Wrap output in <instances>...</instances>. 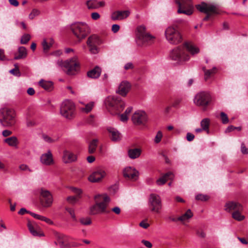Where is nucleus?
Segmentation results:
<instances>
[{"instance_id": "9b49d317", "label": "nucleus", "mask_w": 248, "mask_h": 248, "mask_svg": "<svg viewBox=\"0 0 248 248\" xmlns=\"http://www.w3.org/2000/svg\"><path fill=\"white\" fill-rule=\"evenodd\" d=\"M87 45L89 47V52L93 54L99 53L100 48L99 46L103 43L100 38L96 34L90 36L87 40Z\"/></svg>"}, {"instance_id": "338daca9", "label": "nucleus", "mask_w": 248, "mask_h": 248, "mask_svg": "<svg viewBox=\"0 0 248 248\" xmlns=\"http://www.w3.org/2000/svg\"><path fill=\"white\" fill-rule=\"evenodd\" d=\"M111 211L117 215H119L121 213V209L118 206L112 208Z\"/></svg>"}, {"instance_id": "1a4fd4ad", "label": "nucleus", "mask_w": 248, "mask_h": 248, "mask_svg": "<svg viewBox=\"0 0 248 248\" xmlns=\"http://www.w3.org/2000/svg\"><path fill=\"white\" fill-rule=\"evenodd\" d=\"M61 115L67 119H72L75 116V106L74 104L69 100L64 101L61 106Z\"/></svg>"}, {"instance_id": "c85d7f7f", "label": "nucleus", "mask_w": 248, "mask_h": 248, "mask_svg": "<svg viewBox=\"0 0 248 248\" xmlns=\"http://www.w3.org/2000/svg\"><path fill=\"white\" fill-rule=\"evenodd\" d=\"M27 51L24 46H20L18 48L17 52L14 54V60H20L26 58Z\"/></svg>"}, {"instance_id": "412c9836", "label": "nucleus", "mask_w": 248, "mask_h": 248, "mask_svg": "<svg viewBox=\"0 0 248 248\" xmlns=\"http://www.w3.org/2000/svg\"><path fill=\"white\" fill-rule=\"evenodd\" d=\"M130 13L128 10L117 11L112 13L111 18L112 20H123L127 18Z\"/></svg>"}, {"instance_id": "393cba45", "label": "nucleus", "mask_w": 248, "mask_h": 248, "mask_svg": "<svg viewBox=\"0 0 248 248\" xmlns=\"http://www.w3.org/2000/svg\"><path fill=\"white\" fill-rule=\"evenodd\" d=\"M77 160L76 155L73 153L65 150L63 151L62 161L64 163H72Z\"/></svg>"}, {"instance_id": "f8f14e48", "label": "nucleus", "mask_w": 248, "mask_h": 248, "mask_svg": "<svg viewBox=\"0 0 248 248\" xmlns=\"http://www.w3.org/2000/svg\"><path fill=\"white\" fill-rule=\"evenodd\" d=\"M149 206L151 211L159 213L162 209V204L160 197L155 194H151L148 201Z\"/></svg>"}, {"instance_id": "6ab92c4d", "label": "nucleus", "mask_w": 248, "mask_h": 248, "mask_svg": "<svg viewBox=\"0 0 248 248\" xmlns=\"http://www.w3.org/2000/svg\"><path fill=\"white\" fill-rule=\"evenodd\" d=\"M27 226L30 232L33 236H42L44 235L40 227L34 222L28 221Z\"/></svg>"}, {"instance_id": "6e6552de", "label": "nucleus", "mask_w": 248, "mask_h": 248, "mask_svg": "<svg viewBox=\"0 0 248 248\" xmlns=\"http://www.w3.org/2000/svg\"><path fill=\"white\" fill-rule=\"evenodd\" d=\"M165 34L167 40L171 44L177 45L182 41L181 33L173 26L168 27L165 31Z\"/></svg>"}, {"instance_id": "b1692460", "label": "nucleus", "mask_w": 248, "mask_h": 248, "mask_svg": "<svg viewBox=\"0 0 248 248\" xmlns=\"http://www.w3.org/2000/svg\"><path fill=\"white\" fill-rule=\"evenodd\" d=\"M202 69L204 72V79L205 81L213 77L218 71L216 67H214L211 69H207L205 67H203Z\"/></svg>"}, {"instance_id": "2f4dec72", "label": "nucleus", "mask_w": 248, "mask_h": 248, "mask_svg": "<svg viewBox=\"0 0 248 248\" xmlns=\"http://www.w3.org/2000/svg\"><path fill=\"white\" fill-rule=\"evenodd\" d=\"M141 153V150L140 148L129 149L128 151V156L131 159L138 158Z\"/></svg>"}, {"instance_id": "49530a36", "label": "nucleus", "mask_w": 248, "mask_h": 248, "mask_svg": "<svg viewBox=\"0 0 248 248\" xmlns=\"http://www.w3.org/2000/svg\"><path fill=\"white\" fill-rule=\"evenodd\" d=\"M40 14V11L36 9H33L29 16V17L30 19H33L35 16H38Z\"/></svg>"}, {"instance_id": "c9c22d12", "label": "nucleus", "mask_w": 248, "mask_h": 248, "mask_svg": "<svg viewBox=\"0 0 248 248\" xmlns=\"http://www.w3.org/2000/svg\"><path fill=\"white\" fill-rule=\"evenodd\" d=\"M193 217V213H192L191 210L188 209L186 211V212L183 214L182 216L178 217L179 221H181L182 222L186 221L189 218H191Z\"/></svg>"}, {"instance_id": "c756f323", "label": "nucleus", "mask_w": 248, "mask_h": 248, "mask_svg": "<svg viewBox=\"0 0 248 248\" xmlns=\"http://www.w3.org/2000/svg\"><path fill=\"white\" fill-rule=\"evenodd\" d=\"M182 46H184L185 51L186 50L192 55H194L199 52V49L191 43L186 42Z\"/></svg>"}, {"instance_id": "09e8293b", "label": "nucleus", "mask_w": 248, "mask_h": 248, "mask_svg": "<svg viewBox=\"0 0 248 248\" xmlns=\"http://www.w3.org/2000/svg\"><path fill=\"white\" fill-rule=\"evenodd\" d=\"M162 133L160 131H158L155 137V142L158 143L161 140L162 138Z\"/></svg>"}, {"instance_id": "de8ad7c7", "label": "nucleus", "mask_w": 248, "mask_h": 248, "mask_svg": "<svg viewBox=\"0 0 248 248\" xmlns=\"http://www.w3.org/2000/svg\"><path fill=\"white\" fill-rule=\"evenodd\" d=\"M71 190L72 192L76 195V197H78L79 199L80 198V195L82 193L81 189L77 188L76 187H72Z\"/></svg>"}, {"instance_id": "774afa93", "label": "nucleus", "mask_w": 248, "mask_h": 248, "mask_svg": "<svg viewBox=\"0 0 248 248\" xmlns=\"http://www.w3.org/2000/svg\"><path fill=\"white\" fill-rule=\"evenodd\" d=\"M120 120L122 122H126L128 120V116L124 113L123 114H121L120 115Z\"/></svg>"}, {"instance_id": "72a5a7b5", "label": "nucleus", "mask_w": 248, "mask_h": 248, "mask_svg": "<svg viewBox=\"0 0 248 248\" xmlns=\"http://www.w3.org/2000/svg\"><path fill=\"white\" fill-rule=\"evenodd\" d=\"M53 44L54 40L52 38H49L47 40L44 39L42 43L44 51L46 52H47Z\"/></svg>"}, {"instance_id": "2eb2a0df", "label": "nucleus", "mask_w": 248, "mask_h": 248, "mask_svg": "<svg viewBox=\"0 0 248 248\" xmlns=\"http://www.w3.org/2000/svg\"><path fill=\"white\" fill-rule=\"evenodd\" d=\"M40 200L41 205L46 208L51 206L53 199L49 191L41 188L40 189Z\"/></svg>"}, {"instance_id": "9d476101", "label": "nucleus", "mask_w": 248, "mask_h": 248, "mask_svg": "<svg viewBox=\"0 0 248 248\" xmlns=\"http://www.w3.org/2000/svg\"><path fill=\"white\" fill-rule=\"evenodd\" d=\"M137 30V37L143 44L150 45L154 43L155 40V37L146 31V28L145 26H139Z\"/></svg>"}, {"instance_id": "c03bdc74", "label": "nucleus", "mask_w": 248, "mask_h": 248, "mask_svg": "<svg viewBox=\"0 0 248 248\" xmlns=\"http://www.w3.org/2000/svg\"><path fill=\"white\" fill-rule=\"evenodd\" d=\"M31 36L29 34H24L21 38L20 43L22 44H27L30 40Z\"/></svg>"}, {"instance_id": "4d7b16f0", "label": "nucleus", "mask_w": 248, "mask_h": 248, "mask_svg": "<svg viewBox=\"0 0 248 248\" xmlns=\"http://www.w3.org/2000/svg\"><path fill=\"white\" fill-rule=\"evenodd\" d=\"M241 151L243 154H248V149L246 147L245 144L242 143L241 146Z\"/></svg>"}, {"instance_id": "864d4df0", "label": "nucleus", "mask_w": 248, "mask_h": 248, "mask_svg": "<svg viewBox=\"0 0 248 248\" xmlns=\"http://www.w3.org/2000/svg\"><path fill=\"white\" fill-rule=\"evenodd\" d=\"M19 168L22 171H26L28 170L29 171H31V170L29 168V167L26 164H21L19 166Z\"/></svg>"}, {"instance_id": "423d86ee", "label": "nucleus", "mask_w": 248, "mask_h": 248, "mask_svg": "<svg viewBox=\"0 0 248 248\" xmlns=\"http://www.w3.org/2000/svg\"><path fill=\"white\" fill-rule=\"evenodd\" d=\"M71 29L73 34L79 40L85 38L90 32L89 26L85 23L78 22L71 26Z\"/></svg>"}, {"instance_id": "37998d69", "label": "nucleus", "mask_w": 248, "mask_h": 248, "mask_svg": "<svg viewBox=\"0 0 248 248\" xmlns=\"http://www.w3.org/2000/svg\"><path fill=\"white\" fill-rule=\"evenodd\" d=\"M79 222L83 225H89L92 223L91 219L90 217H82L80 218Z\"/></svg>"}, {"instance_id": "6e6d98bb", "label": "nucleus", "mask_w": 248, "mask_h": 248, "mask_svg": "<svg viewBox=\"0 0 248 248\" xmlns=\"http://www.w3.org/2000/svg\"><path fill=\"white\" fill-rule=\"evenodd\" d=\"M196 234L199 237L202 238H204L206 236V233L202 230H198Z\"/></svg>"}, {"instance_id": "f704fd0d", "label": "nucleus", "mask_w": 248, "mask_h": 248, "mask_svg": "<svg viewBox=\"0 0 248 248\" xmlns=\"http://www.w3.org/2000/svg\"><path fill=\"white\" fill-rule=\"evenodd\" d=\"M210 120L209 118H204L202 119L200 123L201 126L202 128L207 134L209 133V125Z\"/></svg>"}, {"instance_id": "7ed1b4c3", "label": "nucleus", "mask_w": 248, "mask_h": 248, "mask_svg": "<svg viewBox=\"0 0 248 248\" xmlns=\"http://www.w3.org/2000/svg\"><path fill=\"white\" fill-rule=\"evenodd\" d=\"M16 114L14 109L4 108L0 109V123L4 126H12L16 123Z\"/></svg>"}, {"instance_id": "aec40b11", "label": "nucleus", "mask_w": 248, "mask_h": 248, "mask_svg": "<svg viewBox=\"0 0 248 248\" xmlns=\"http://www.w3.org/2000/svg\"><path fill=\"white\" fill-rule=\"evenodd\" d=\"M41 162L45 165L50 166L54 164L53 155L50 150H48L46 153L43 154L40 157Z\"/></svg>"}, {"instance_id": "603ef678", "label": "nucleus", "mask_w": 248, "mask_h": 248, "mask_svg": "<svg viewBox=\"0 0 248 248\" xmlns=\"http://www.w3.org/2000/svg\"><path fill=\"white\" fill-rule=\"evenodd\" d=\"M15 66L16 67L15 68L11 69L10 71V72L14 75L17 76V75H19L20 72H19V69L18 68L17 64H15Z\"/></svg>"}, {"instance_id": "e2e57ef3", "label": "nucleus", "mask_w": 248, "mask_h": 248, "mask_svg": "<svg viewBox=\"0 0 248 248\" xmlns=\"http://www.w3.org/2000/svg\"><path fill=\"white\" fill-rule=\"evenodd\" d=\"M194 135L191 133H187L186 134V140L188 141H191L194 139Z\"/></svg>"}, {"instance_id": "052dcab7", "label": "nucleus", "mask_w": 248, "mask_h": 248, "mask_svg": "<svg viewBox=\"0 0 248 248\" xmlns=\"http://www.w3.org/2000/svg\"><path fill=\"white\" fill-rule=\"evenodd\" d=\"M124 68L125 70L129 69H133L134 68V65L132 62H128L124 66Z\"/></svg>"}, {"instance_id": "3c124183", "label": "nucleus", "mask_w": 248, "mask_h": 248, "mask_svg": "<svg viewBox=\"0 0 248 248\" xmlns=\"http://www.w3.org/2000/svg\"><path fill=\"white\" fill-rule=\"evenodd\" d=\"M79 198L75 196H69L67 198V201L70 203H74L78 200Z\"/></svg>"}, {"instance_id": "0e129e2a", "label": "nucleus", "mask_w": 248, "mask_h": 248, "mask_svg": "<svg viewBox=\"0 0 248 248\" xmlns=\"http://www.w3.org/2000/svg\"><path fill=\"white\" fill-rule=\"evenodd\" d=\"M30 215L32 217H33L34 218L39 219V220H42L43 217L42 216H41V215H38V214H35V213H32V212L30 213Z\"/></svg>"}, {"instance_id": "a18cd8bd", "label": "nucleus", "mask_w": 248, "mask_h": 248, "mask_svg": "<svg viewBox=\"0 0 248 248\" xmlns=\"http://www.w3.org/2000/svg\"><path fill=\"white\" fill-rule=\"evenodd\" d=\"M67 236L65 235H62L60 238L59 242L62 246H67L68 245V243L67 242Z\"/></svg>"}, {"instance_id": "bb28decb", "label": "nucleus", "mask_w": 248, "mask_h": 248, "mask_svg": "<svg viewBox=\"0 0 248 248\" xmlns=\"http://www.w3.org/2000/svg\"><path fill=\"white\" fill-rule=\"evenodd\" d=\"M174 177V174L172 172L169 171L157 180L156 183L157 185H163L165 184L168 180H172Z\"/></svg>"}, {"instance_id": "58836bf2", "label": "nucleus", "mask_w": 248, "mask_h": 248, "mask_svg": "<svg viewBox=\"0 0 248 248\" xmlns=\"http://www.w3.org/2000/svg\"><path fill=\"white\" fill-rule=\"evenodd\" d=\"M97 140H93L90 143L89 145V153L90 154L93 153L96 150V147L97 146Z\"/></svg>"}, {"instance_id": "680f3d73", "label": "nucleus", "mask_w": 248, "mask_h": 248, "mask_svg": "<svg viewBox=\"0 0 248 248\" xmlns=\"http://www.w3.org/2000/svg\"><path fill=\"white\" fill-rule=\"evenodd\" d=\"M120 30V26L118 24H113L111 30L114 33L117 32Z\"/></svg>"}, {"instance_id": "f257e3e1", "label": "nucleus", "mask_w": 248, "mask_h": 248, "mask_svg": "<svg viewBox=\"0 0 248 248\" xmlns=\"http://www.w3.org/2000/svg\"><path fill=\"white\" fill-rule=\"evenodd\" d=\"M95 204L90 207V214L95 215L103 213H109L107 207L110 198L107 194L97 195L94 197Z\"/></svg>"}, {"instance_id": "a19ab883", "label": "nucleus", "mask_w": 248, "mask_h": 248, "mask_svg": "<svg viewBox=\"0 0 248 248\" xmlns=\"http://www.w3.org/2000/svg\"><path fill=\"white\" fill-rule=\"evenodd\" d=\"M195 199L197 201L205 202L209 199V196L205 194H199L196 196Z\"/></svg>"}, {"instance_id": "13d9d810", "label": "nucleus", "mask_w": 248, "mask_h": 248, "mask_svg": "<svg viewBox=\"0 0 248 248\" xmlns=\"http://www.w3.org/2000/svg\"><path fill=\"white\" fill-rule=\"evenodd\" d=\"M141 243L148 248H152L153 246L152 243L147 240H142Z\"/></svg>"}, {"instance_id": "473e14b6", "label": "nucleus", "mask_w": 248, "mask_h": 248, "mask_svg": "<svg viewBox=\"0 0 248 248\" xmlns=\"http://www.w3.org/2000/svg\"><path fill=\"white\" fill-rule=\"evenodd\" d=\"M4 142L8 144L10 146L16 147L19 143L17 138L15 136H12L5 139Z\"/></svg>"}, {"instance_id": "ea45409f", "label": "nucleus", "mask_w": 248, "mask_h": 248, "mask_svg": "<svg viewBox=\"0 0 248 248\" xmlns=\"http://www.w3.org/2000/svg\"><path fill=\"white\" fill-rule=\"evenodd\" d=\"M242 210H237L234 211L232 214V217L235 220L238 221H241L244 219V216L241 215L240 212Z\"/></svg>"}, {"instance_id": "e433bc0d", "label": "nucleus", "mask_w": 248, "mask_h": 248, "mask_svg": "<svg viewBox=\"0 0 248 248\" xmlns=\"http://www.w3.org/2000/svg\"><path fill=\"white\" fill-rule=\"evenodd\" d=\"M94 107V102H91L85 105L84 107H80V110L82 112L88 113L90 112Z\"/></svg>"}, {"instance_id": "f3484780", "label": "nucleus", "mask_w": 248, "mask_h": 248, "mask_svg": "<svg viewBox=\"0 0 248 248\" xmlns=\"http://www.w3.org/2000/svg\"><path fill=\"white\" fill-rule=\"evenodd\" d=\"M106 175V171L102 169H97L89 176L88 180L92 183L100 182Z\"/></svg>"}, {"instance_id": "79ce46f5", "label": "nucleus", "mask_w": 248, "mask_h": 248, "mask_svg": "<svg viewBox=\"0 0 248 248\" xmlns=\"http://www.w3.org/2000/svg\"><path fill=\"white\" fill-rule=\"evenodd\" d=\"M220 119L223 124H227L229 123V118L227 115L224 112H221L220 113Z\"/></svg>"}, {"instance_id": "cd10ccee", "label": "nucleus", "mask_w": 248, "mask_h": 248, "mask_svg": "<svg viewBox=\"0 0 248 248\" xmlns=\"http://www.w3.org/2000/svg\"><path fill=\"white\" fill-rule=\"evenodd\" d=\"M101 72V68L98 66H96L93 69L89 71L87 73V75L88 77L91 78H97L100 77Z\"/></svg>"}, {"instance_id": "5701e85b", "label": "nucleus", "mask_w": 248, "mask_h": 248, "mask_svg": "<svg viewBox=\"0 0 248 248\" xmlns=\"http://www.w3.org/2000/svg\"><path fill=\"white\" fill-rule=\"evenodd\" d=\"M107 129L108 133V136L112 141H118L121 140V134L116 129L108 127Z\"/></svg>"}, {"instance_id": "bf43d9fd", "label": "nucleus", "mask_w": 248, "mask_h": 248, "mask_svg": "<svg viewBox=\"0 0 248 248\" xmlns=\"http://www.w3.org/2000/svg\"><path fill=\"white\" fill-rule=\"evenodd\" d=\"M91 17L93 20H96L100 18V16L98 13L94 12L92 13Z\"/></svg>"}, {"instance_id": "69168bd1", "label": "nucleus", "mask_w": 248, "mask_h": 248, "mask_svg": "<svg viewBox=\"0 0 248 248\" xmlns=\"http://www.w3.org/2000/svg\"><path fill=\"white\" fill-rule=\"evenodd\" d=\"M12 134V131L9 130H4L2 131V135L4 137H8L10 136Z\"/></svg>"}, {"instance_id": "ddd939ff", "label": "nucleus", "mask_w": 248, "mask_h": 248, "mask_svg": "<svg viewBox=\"0 0 248 248\" xmlns=\"http://www.w3.org/2000/svg\"><path fill=\"white\" fill-rule=\"evenodd\" d=\"M178 5V13H182L189 16L192 14L193 6L191 0H176Z\"/></svg>"}, {"instance_id": "f03ea898", "label": "nucleus", "mask_w": 248, "mask_h": 248, "mask_svg": "<svg viewBox=\"0 0 248 248\" xmlns=\"http://www.w3.org/2000/svg\"><path fill=\"white\" fill-rule=\"evenodd\" d=\"M105 103L108 111L113 115L120 114L125 107V103L121 98L114 95L107 97Z\"/></svg>"}, {"instance_id": "4468645a", "label": "nucleus", "mask_w": 248, "mask_h": 248, "mask_svg": "<svg viewBox=\"0 0 248 248\" xmlns=\"http://www.w3.org/2000/svg\"><path fill=\"white\" fill-rule=\"evenodd\" d=\"M211 99V96L209 93L201 92L196 95L194 102L197 106L205 107L209 104Z\"/></svg>"}, {"instance_id": "a878e982", "label": "nucleus", "mask_w": 248, "mask_h": 248, "mask_svg": "<svg viewBox=\"0 0 248 248\" xmlns=\"http://www.w3.org/2000/svg\"><path fill=\"white\" fill-rule=\"evenodd\" d=\"M225 210L227 212H231L232 211L242 210V206L239 203L230 202L226 204Z\"/></svg>"}, {"instance_id": "dca6fc26", "label": "nucleus", "mask_w": 248, "mask_h": 248, "mask_svg": "<svg viewBox=\"0 0 248 248\" xmlns=\"http://www.w3.org/2000/svg\"><path fill=\"white\" fill-rule=\"evenodd\" d=\"M132 120L135 124H143L147 121V116L144 111L138 110L133 114Z\"/></svg>"}, {"instance_id": "39448f33", "label": "nucleus", "mask_w": 248, "mask_h": 248, "mask_svg": "<svg viewBox=\"0 0 248 248\" xmlns=\"http://www.w3.org/2000/svg\"><path fill=\"white\" fill-rule=\"evenodd\" d=\"M196 8L200 12L206 14L203 19L204 21L208 20L211 15L219 14V9L217 6L215 4L202 2L196 5Z\"/></svg>"}, {"instance_id": "0eeeda50", "label": "nucleus", "mask_w": 248, "mask_h": 248, "mask_svg": "<svg viewBox=\"0 0 248 248\" xmlns=\"http://www.w3.org/2000/svg\"><path fill=\"white\" fill-rule=\"evenodd\" d=\"M170 58L176 62L178 64H182L189 59V56L185 51L184 46H179L173 49L170 54Z\"/></svg>"}, {"instance_id": "20e7f679", "label": "nucleus", "mask_w": 248, "mask_h": 248, "mask_svg": "<svg viewBox=\"0 0 248 248\" xmlns=\"http://www.w3.org/2000/svg\"><path fill=\"white\" fill-rule=\"evenodd\" d=\"M58 64L64 68V70L68 75L76 74L79 68V63L77 57H74L64 62L58 61Z\"/></svg>"}, {"instance_id": "4be33fe9", "label": "nucleus", "mask_w": 248, "mask_h": 248, "mask_svg": "<svg viewBox=\"0 0 248 248\" xmlns=\"http://www.w3.org/2000/svg\"><path fill=\"white\" fill-rule=\"evenodd\" d=\"M130 85L126 81H122L119 85L118 90L116 93L123 96H125L129 91Z\"/></svg>"}, {"instance_id": "8fccbe9b", "label": "nucleus", "mask_w": 248, "mask_h": 248, "mask_svg": "<svg viewBox=\"0 0 248 248\" xmlns=\"http://www.w3.org/2000/svg\"><path fill=\"white\" fill-rule=\"evenodd\" d=\"M43 138L45 141L48 143H53L57 140L52 139L51 137L45 134H44L43 135Z\"/></svg>"}, {"instance_id": "a211bd4d", "label": "nucleus", "mask_w": 248, "mask_h": 248, "mask_svg": "<svg viewBox=\"0 0 248 248\" xmlns=\"http://www.w3.org/2000/svg\"><path fill=\"white\" fill-rule=\"evenodd\" d=\"M124 176L133 181H136L139 177V172L135 168L128 167L125 168L123 170Z\"/></svg>"}, {"instance_id": "5fc2aeb1", "label": "nucleus", "mask_w": 248, "mask_h": 248, "mask_svg": "<svg viewBox=\"0 0 248 248\" xmlns=\"http://www.w3.org/2000/svg\"><path fill=\"white\" fill-rule=\"evenodd\" d=\"M66 210L69 213V214L71 215V217L73 218V219L76 220V217L75 214L74 210L73 209L70 208H66Z\"/></svg>"}, {"instance_id": "4c0bfd02", "label": "nucleus", "mask_w": 248, "mask_h": 248, "mask_svg": "<svg viewBox=\"0 0 248 248\" xmlns=\"http://www.w3.org/2000/svg\"><path fill=\"white\" fill-rule=\"evenodd\" d=\"M86 5L89 9H98V1L95 0H89L86 1Z\"/></svg>"}, {"instance_id": "7c9ffc66", "label": "nucleus", "mask_w": 248, "mask_h": 248, "mask_svg": "<svg viewBox=\"0 0 248 248\" xmlns=\"http://www.w3.org/2000/svg\"><path fill=\"white\" fill-rule=\"evenodd\" d=\"M39 84L44 89L47 91H51L53 89V84L51 81L41 79L39 82Z\"/></svg>"}]
</instances>
